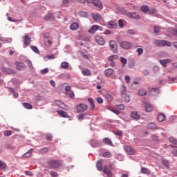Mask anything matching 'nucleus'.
I'll list each match as a JSON object with an SVG mask.
<instances>
[{
	"label": "nucleus",
	"mask_w": 177,
	"mask_h": 177,
	"mask_svg": "<svg viewBox=\"0 0 177 177\" xmlns=\"http://www.w3.org/2000/svg\"><path fill=\"white\" fill-rule=\"evenodd\" d=\"M55 104L60 109H63V110H68V106L66 105L61 100H55Z\"/></svg>",
	"instance_id": "obj_8"
},
{
	"label": "nucleus",
	"mask_w": 177,
	"mask_h": 177,
	"mask_svg": "<svg viewBox=\"0 0 177 177\" xmlns=\"http://www.w3.org/2000/svg\"><path fill=\"white\" fill-rule=\"evenodd\" d=\"M57 113L59 114V115H60V117H62L63 118H70L68 113L63 110H58L57 111Z\"/></svg>",
	"instance_id": "obj_14"
},
{
	"label": "nucleus",
	"mask_w": 177,
	"mask_h": 177,
	"mask_svg": "<svg viewBox=\"0 0 177 177\" xmlns=\"http://www.w3.org/2000/svg\"><path fill=\"white\" fill-rule=\"evenodd\" d=\"M114 133L116 136H122V135H124V133L121 131H115Z\"/></svg>",
	"instance_id": "obj_62"
},
{
	"label": "nucleus",
	"mask_w": 177,
	"mask_h": 177,
	"mask_svg": "<svg viewBox=\"0 0 177 177\" xmlns=\"http://www.w3.org/2000/svg\"><path fill=\"white\" fill-rule=\"evenodd\" d=\"M109 46L112 52H113L114 53H118V46L117 45V42L115 41H109Z\"/></svg>",
	"instance_id": "obj_5"
},
{
	"label": "nucleus",
	"mask_w": 177,
	"mask_h": 177,
	"mask_svg": "<svg viewBox=\"0 0 177 177\" xmlns=\"http://www.w3.org/2000/svg\"><path fill=\"white\" fill-rule=\"evenodd\" d=\"M154 32L155 34H158L160 33V30H161V28L160 26H155L153 27Z\"/></svg>",
	"instance_id": "obj_51"
},
{
	"label": "nucleus",
	"mask_w": 177,
	"mask_h": 177,
	"mask_svg": "<svg viewBox=\"0 0 177 177\" xmlns=\"http://www.w3.org/2000/svg\"><path fill=\"white\" fill-rule=\"evenodd\" d=\"M154 45L158 46V48H162L163 46H171V44L169 41H167L166 40H158L156 39L153 41Z\"/></svg>",
	"instance_id": "obj_3"
},
{
	"label": "nucleus",
	"mask_w": 177,
	"mask_h": 177,
	"mask_svg": "<svg viewBox=\"0 0 177 177\" xmlns=\"http://www.w3.org/2000/svg\"><path fill=\"white\" fill-rule=\"evenodd\" d=\"M171 32L173 35H175L176 37H177V29L171 28Z\"/></svg>",
	"instance_id": "obj_63"
},
{
	"label": "nucleus",
	"mask_w": 177,
	"mask_h": 177,
	"mask_svg": "<svg viewBox=\"0 0 177 177\" xmlns=\"http://www.w3.org/2000/svg\"><path fill=\"white\" fill-rule=\"evenodd\" d=\"M124 150L127 154H129L130 156H132L135 154V149L132 148L131 146H126L124 147Z\"/></svg>",
	"instance_id": "obj_15"
},
{
	"label": "nucleus",
	"mask_w": 177,
	"mask_h": 177,
	"mask_svg": "<svg viewBox=\"0 0 177 177\" xmlns=\"http://www.w3.org/2000/svg\"><path fill=\"white\" fill-rule=\"evenodd\" d=\"M52 138H53L52 134H50V133H47V134L46 135V140H48V141H52Z\"/></svg>",
	"instance_id": "obj_54"
},
{
	"label": "nucleus",
	"mask_w": 177,
	"mask_h": 177,
	"mask_svg": "<svg viewBox=\"0 0 177 177\" xmlns=\"http://www.w3.org/2000/svg\"><path fill=\"white\" fill-rule=\"evenodd\" d=\"M1 71H3V73H6V74H15V71L12 70L10 68H6V67H1Z\"/></svg>",
	"instance_id": "obj_16"
},
{
	"label": "nucleus",
	"mask_w": 177,
	"mask_h": 177,
	"mask_svg": "<svg viewBox=\"0 0 177 177\" xmlns=\"http://www.w3.org/2000/svg\"><path fill=\"white\" fill-rule=\"evenodd\" d=\"M90 145L91 147H99V145L100 144L99 143V141L97 140H91Z\"/></svg>",
	"instance_id": "obj_24"
},
{
	"label": "nucleus",
	"mask_w": 177,
	"mask_h": 177,
	"mask_svg": "<svg viewBox=\"0 0 177 177\" xmlns=\"http://www.w3.org/2000/svg\"><path fill=\"white\" fill-rule=\"evenodd\" d=\"M32 154V149H30L28 151L25 153L22 157L23 158H28Z\"/></svg>",
	"instance_id": "obj_28"
},
{
	"label": "nucleus",
	"mask_w": 177,
	"mask_h": 177,
	"mask_svg": "<svg viewBox=\"0 0 177 177\" xmlns=\"http://www.w3.org/2000/svg\"><path fill=\"white\" fill-rule=\"evenodd\" d=\"M82 73L83 74V75L89 76V70L84 69L82 71Z\"/></svg>",
	"instance_id": "obj_57"
},
{
	"label": "nucleus",
	"mask_w": 177,
	"mask_h": 177,
	"mask_svg": "<svg viewBox=\"0 0 177 177\" xmlns=\"http://www.w3.org/2000/svg\"><path fill=\"white\" fill-rule=\"evenodd\" d=\"M120 46L122 48V49H126L127 50H129V49L132 48V43L127 41H123L120 42Z\"/></svg>",
	"instance_id": "obj_6"
},
{
	"label": "nucleus",
	"mask_w": 177,
	"mask_h": 177,
	"mask_svg": "<svg viewBox=\"0 0 177 177\" xmlns=\"http://www.w3.org/2000/svg\"><path fill=\"white\" fill-rule=\"evenodd\" d=\"M113 164H109V165H105L103 167L102 171L104 174L108 177H113Z\"/></svg>",
	"instance_id": "obj_2"
},
{
	"label": "nucleus",
	"mask_w": 177,
	"mask_h": 177,
	"mask_svg": "<svg viewBox=\"0 0 177 177\" xmlns=\"http://www.w3.org/2000/svg\"><path fill=\"white\" fill-rule=\"evenodd\" d=\"M45 20H51V19H53V14L52 13H48L46 17H45Z\"/></svg>",
	"instance_id": "obj_48"
},
{
	"label": "nucleus",
	"mask_w": 177,
	"mask_h": 177,
	"mask_svg": "<svg viewBox=\"0 0 177 177\" xmlns=\"http://www.w3.org/2000/svg\"><path fill=\"white\" fill-rule=\"evenodd\" d=\"M137 52L138 53V56H142V55L143 53V48H137Z\"/></svg>",
	"instance_id": "obj_59"
},
{
	"label": "nucleus",
	"mask_w": 177,
	"mask_h": 177,
	"mask_svg": "<svg viewBox=\"0 0 177 177\" xmlns=\"http://www.w3.org/2000/svg\"><path fill=\"white\" fill-rule=\"evenodd\" d=\"M130 117L131 118H133V120H139V118H140V115H139V113H138V112L136 111H133L130 114Z\"/></svg>",
	"instance_id": "obj_18"
},
{
	"label": "nucleus",
	"mask_w": 177,
	"mask_h": 177,
	"mask_svg": "<svg viewBox=\"0 0 177 177\" xmlns=\"http://www.w3.org/2000/svg\"><path fill=\"white\" fill-rule=\"evenodd\" d=\"M157 119L158 122H162L165 120V115L164 113H160L158 115Z\"/></svg>",
	"instance_id": "obj_25"
},
{
	"label": "nucleus",
	"mask_w": 177,
	"mask_h": 177,
	"mask_svg": "<svg viewBox=\"0 0 177 177\" xmlns=\"http://www.w3.org/2000/svg\"><path fill=\"white\" fill-rule=\"evenodd\" d=\"M79 3H84V5H89V0H77Z\"/></svg>",
	"instance_id": "obj_50"
},
{
	"label": "nucleus",
	"mask_w": 177,
	"mask_h": 177,
	"mask_svg": "<svg viewBox=\"0 0 177 177\" xmlns=\"http://www.w3.org/2000/svg\"><path fill=\"white\" fill-rule=\"evenodd\" d=\"M141 173L142 174H146L147 175H150L151 171L149 170V169L146 167H142L141 168Z\"/></svg>",
	"instance_id": "obj_36"
},
{
	"label": "nucleus",
	"mask_w": 177,
	"mask_h": 177,
	"mask_svg": "<svg viewBox=\"0 0 177 177\" xmlns=\"http://www.w3.org/2000/svg\"><path fill=\"white\" fill-rule=\"evenodd\" d=\"M95 41L98 45H101L103 46L104 44H106V41H104V39L100 36H95Z\"/></svg>",
	"instance_id": "obj_10"
},
{
	"label": "nucleus",
	"mask_w": 177,
	"mask_h": 177,
	"mask_svg": "<svg viewBox=\"0 0 177 177\" xmlns=\"http://www.w3.org/2000/svg\"><path fill=\"white\" fill-rule=\"evenodd\" d=\"M86 115H88L86 113H80L77 115V119L79 121H82V120H85V117H86Z\"/></svg>",
	"instance_id": "obj_32"
},
{
	"label": "nucleus",
	"mask_w": 177,
	"mask_h": 177,
	"mask_svg": "<svg viewBox=\"0 0 177 177\" xmlns=\"http://www.w3.org/2000/svg\"><path fill=\"white\" fill-rule=\"evenodd\" d=\"M78 15L80 17H88V12H86L79 11Z\"/></svg>",
	"instance_id": "obj_37"
},
{
	"label": "nucleus",
	"mask_w": 177,
	"mask_h": 177,
	"mask_svg": "<svg viewBox=\"0 0 177 177\" xmlns=\"http://www.w3.org/2000/svg\"><path fill=\"white\" fill-rule=\"evenodd\" d=\"M149 8H149V6L144 5L140 8V10L143 12V13H147V12H149Z\"/></svg>",
	"instance_id": "obj_35"
},
{
	"label": "nucleus",
	"mask_w": 177,
	"mask_h": 177,
	"mask_svg": "<svg viewBox=\"0 0 177 177\" xmlns=\"http://www.w3.org/2000/svg\"><path fill=\"white\" fill-rule=\"evenodd\" d=\"M50 175L51 177H59V174L55 171H50Z\"/></svg>",
	"instance_id": "obj_47"
},
{
	"label": "nucleus",
	"mask_w": 177,
	"mask_h": 177,
	"mask_svg": "<svg viewBox=\"0 0 177 177\" xmlns=\"http://www.w3.org/2000/svg\"><path fill=\"white\" fill-rule=\"evenodd\" d=\"M118 59V55H112L109 56L108 58L109 62H114V60H117Z\"/></svg>",
	"instance_id": "obj_34"
},
{
	"label": "nucleus",
	"mask_w": 177,
	"mask_h": 177,
	"mask_svg": "<svg viewBox=\"0 0 177 177\" xmlns=\"http://www.w3.org/2000/svg\"><path fill=\"white\" fill-rule=\"evenodd\" d=\"M24 44L26 46H30V44H31V38L28 36H24Z\"/></svg>",
	"instance_id": "obj_19"
},
{
	"label": "nucleus",
	"mask_w": 177,
	"mask_h": 177,
	"mask_svg": "<svg viewBox=\"0 0 177 177\" xmlns=\"http://www.w3.org/2000/svg\"><path fill=\"white\" fill-rule=\"evenodd\" d=\"M89 104L91 106L90 110H93L95 107V102H93V99L91 97L89 98Z\"/></svg>",
	"instance_id": "obj_38"
},
{
	"label": "nucleus",
	"mask_w": 177,
	"mask_h": 177,
	"mask_svg": "<svg viewBox=\"0 0 177 177\" xmlns=\"http://www.w3.org/2000/svg\"><path fill=\"white\" fill-rule=\"evenodd\" d=\"M99 30L100 31H102V28L100 27L99 25H93L90 29H89V33L90 34H96V31Z\"/></svg>",
	"instance_id": "obj_9"
},
{
	"label": "nucleus",
	"mask_w": 177,
	"mask_h": 177,
	"mask_svg": "<svg viewBox=\"0 0 177 177\" xmlns=\"http://www.w3.org/2000/svg\"><path fill=\"white\" fill-rule=\"evenodd\" d=\"M147 127L148 129H152V130L157 129V124H156L153 122H151V123L148 124Z\"/></svg>",
	"instance_id": "obj_26"
},
{
	"label": "nucleus",
	"mask_w": 177,
	"mask_h": 177,
	"mask_svg": "<svg viewBox=\"0 0 177 177\" xmlns=\"http://www.w3.org/2000/svg\"><path fill=\"white\" fill-rule=\"evenodd\" d=\"M169 142H171V143H173V145H177V140L174 138H170Z\"/></svg>",
	"instance_id": "obj_60"
},
{
	"label": "nucleus",
	"mask_w": 177,
	"mask_h": 177,
	"mask_svg": "<svg viewBox=\"0 0 177 177\" xmlns=\"http://www.w3.org/2000/svg\"><path fill=\"white\" fill-rule=\"evenodd\" d=\"M68 96H69V97H71V99H74L75 97V95L74 94V91H70L69 93H68Z\"/></svg>",
	"instance_id": "obj_56"
},
{
	"label": "nucleus",
	"mask_w": 177,
	"mask_h": 177,
	"mask_svg": "<svg viewBox=\"0 0 177 177\" xmlns=\"http://www.w3.org/2000/svg\"><path fill=\"white\" fill-rule=\"evenodd\" d=\"M70 28L73 31H75L80 28V25L77 23L73 22Z\"/></svg>",
	"instance_id": "obj_22"
},
{
	"label": "nucleus",
	"mask_w": 177,
	"mask_h": 177,
	"mask_svg": "<svg viewBox=\"0 0 177 177\" xmlns=\"http://www.w3.org/2000/svg\"><path fill=\"white\" fill-rule=\"evenodd\" d=\"M120 94L122 96H124V95H127V86L122 85L120 88Z\"/></svg>",
	"instance_id": "obj_30"
},
{
	"label": "nucleus",
	"mask_w": 177,
	"mask_h": 177,
	"mask_svg": "<svg viewBox=\"0 0 177 177\" xmlns=\"http://www.w3.org/2000/svg\"><path fill=\"white\" fill-rule=\"evenodd\" d=\"M77 113H84L86 110H88V105L85 104H79L76 106Z\"/></svg>",
	"instance_id": "obj_7"
},
{
	"label": "nucleus",
	"mask_w": 177,
	"mask_h": 177,
	"mask_svg": "<svg viewBox=\"0 0 177 177\" xmlns=\"http://www.w3.org/2000/svg\"><path fill=\"white\" fill-rule=\"evenodd\" d=\"M16 66H17V70H21V68H24V63L21 62H16Z\"/></svg>",
	"instance_id": "obj_31"
},
{
	"label": "nucleus",
	"mask_w": 177,
	"mask_h": 177,
	"mask_svg": "<svg viewBox=\"0 0 177 177\" xmlns=\"http://www.w3.org/2000/svg\"><path fill=\"white\" fill-rule=\"evenodd\" d=\"M114 73V69L113 68H108L104 71L105 77H110Z\"/></svg>",
	"instance_id": "obj_21"
},
{
	"label": "nucleus",
	"mask_w": 177,
	"mask_h": 177,
	"mask_svg": "<svg viewBox=\"0 0 177 177\" xmlns=\"http://www.w3.org/2000/svg\"><path fill=\"white\" fill-rule=\"evenodd\" d=\"M22 106L23 107H24V109H26L27 110H31L32 109V105H31V104L30 103H22Z\"/></svg>",
	"instance_id": "obj_29"
},
{
	"label": "nucleus",
	"mask_w": 177,
	"mask_h": 177,
	"mask_svg": "<svg viewBox=\"0 0 177 177\" xmlns=\"http://www.w3.org/2000/svg\"><path fill=\"white\" fill-rule=\"evenodd\" d=\"M145 110L147 111V113H151V111H153V106L150 105V104L145 103Z\"/></svg>",
	"instance_id": "obj_27"
},
{
	"label": "nucleus",
	"mask_w": 177,
	"mask_h": 177,
	"mask_svg": "<svg viewBox=\"0 0 177 177\" xmlns=\"http://www.w3.org/2000/svg\"><path fill=\"white\" fill-rule=\"evenodd\" d=\"M91 17L93 18V20L95 21H100V20L102 19V15L97 12L91 13Z\"/></svg>",
	"instance_id": "obj_13"
},
{
	"label": "nucleus",
	"mask_w": 177,
	"mask_h": 177,
	"mask_svg": "<svg viewBox=\"0 0 177 177\" xmlns=\"http://www.w3.org/2000/svg\"><path fill=\"white\" fill-rule=\"evenodd\" d=\"M62 160H50L48 162V167L49 169H57L62 167Z\"/></svg>",
	"instance_id": "obj_1"
},
{
	"label": "nucleus",
	"mask_w": 177,
	"mask_h": 177,
	"mask_svg": "<svg viewBox=\"0 0 177 177\" xmlns=\"http://www.w3.org/2000/svg\"><path fill=\"white\" fill-rule=\"evenodd\" d=\"M30 48L32 49V50L33 52H35V53H39V50L38 49V48L35 46H30Z\"/></svg>",
	"instance_id": "obj_46"
},
{
	"label": "nucleus",
	"mask_w": 177,
	"mask_h": 177,
	"mask_svg": "<svg viewBox=\"0 0 177 177\" xmlns=\"http://www.w3.org/2000/svg\"><path fill=\"white\" fill-rule=\"evenodd\" d=\"M89 3H92L96 10H102L103 9V3L100 0H89Z\"/></svg>",
	"instance_id": "obj_4"
},
{
	"label": "nucleus",
	"mask_w": 177,
	"mask_h": 177,
	"mask_svg": "<svg viewBox=\"0 0 177 177\" xmlns=\"http://www.w3.org/2000/svg\"><path fill=\"white\" fill-rule=\"evenodd\" d=\"M120 13L122 15H124V16H127V17H128V15H129V12H128V10L125 9L120 10Z\"/></svg>",
	"instance_id": "obj_49"
},
{
	"label": "nucleus",
	"mask_w": 177,
	"mask_h": 177,
	"mask_svg": "<svg viewBox=\"0 0 177 177\" xmlns=\"http://www.w3.org/2000/svg\"><path fill=\"white\" fill-rule=\"evenodd\" d=\"M97 169L98 171H102V169L103 170V160H100L97 161Z\"/></svg>",
	"instance_id": "obj_23"
},
{
	"label": "nucleus",
	"mask_w": 177,
	"mask_h": 177,
	"mask_svg": "<svg viewBox=\"0 0 177 177\" xmlns=\"http://www.w3.org/2000/svg\"><path fill=\"white\" fill-rule=\"evenodd\" d=\"M102 143H104L106 146H113V141H111V140L109 138H103Z\"/></svg>",
	"instance_id": "obj_17"
},
{
	"label": "nucleus",
	"mask_w": 177,
	"mask_h": 177,
	"mask_svg": "<svg viewBox=\"0 0 177 177\" xmlns=\"http://www.w3.org/2000/svg\"><path fill=\"white\" fill-rule=\"evenodd\" d=\"M49 73V68H46L41 71V74H48Z\"/></svg>",
	"instance_id": "obj_61"
},
{
	"label": "nucleus",
	"mask_w": 177,
	"mask_h": 177,
	"mask_svg": "<svg viewBox=\"0 0 177 177\" xmlns=\"http://www.w3.org/2000/svg\"><path fill=\"white\" fill-rule=\"evenodd\" d=\"M141 80H142V79H141L140 77H137V78L133 81L134 85H139V84H140Z\"/></svg>",
	"instance_id": "obj_52"
},
{
	"label": "nucleus",
	"mask_w": 177,
	"mask_h": 177,
	"mask_svg": "<svg viewBox=\"0 0 177 177\" xmlns=\"http://www.w3.org/2000/svg\"><path fill=\"white\" fill-rule=\"evenodd\" d=\"M120 62L123 64L122 67H125V64H127V63H128V60L123 57H120Z\"/></svg>",
	"instance_id": "obj_41"
},
{
	"label": "nucleus",
	"mask_w": 177,
	"mask_h": 177,
	"mask_svg": "<svg viewBox=\"0 0 177 177\" xmlns=\"http://www.w3.org/2000/svg\"><path fill=\"white\" fill-rule=\"evenodd\" d=\"M0 169L1 171L6 169V164L1 160H0Z\"/></svg>",
	"instance_id": "obj_42"
},
{
	"label": "nucleus",
	"mask_w": 177,
	"mask_h": 177,
	"mask_svg": "<svg viewBox=\"0 0 177 177\" xmlns=\"http://www.w3.org/2000/svg\"><path fill=\"white\" fill-rule=\"evenodd\" d=\"M160 64H162L163 67H167V64H168V63H171V59H165L160 60Z\"/></svg>",
	"instance_id": "obj_20"
},
{
	"label": "nucleus",
	"mask_w": 177,
	"mask_h": 177,
	"mask_svg": "<svg viewBox=\"0 0 177 177\" xmlns=\"http://www.w3.org/2000/svg\"><path fill=\"white\" fill-rule=\"evenodd\" d=\"M124 99L126 102V103H129L131 102V97L129 96V94L126 93L124 96Z\"/></svg>",
	"instance_id": "obj_43"
},
{
	"label": "nucleus",
	"mask_w": 177,
	"mask_h": 177,
	"mask_svg": "<svg viewBox=\"0 0 177 177\" xmlns=\"http://www.w3.org/2000/svg\"><path fill=\"white\" fill-rule=\"evenodd\" d=\"M97 102L99 103V104H102L103 103V98L98 97L96 99Z\"/></svg>",
	"instance_id": "obj_64"
},
{
	"label": "nucleus",
	"mask_w": 177,
	"mask_h": 177,
	"mask_svg": "<svg viewBox=\"0 0 177 177\" xmlns=\"http://www.w3.org/2000/svg\"><path fill=\"white\" fill-rule=\"evenodd\" d=\"M139 96H146L147 92L145 89H141L138 91Z\"/></svg>",
	"instance_id": "obj_39"
},
{
	"label": "nucleus",
	"mask_w": 177,
	"mask_h": 177,
	"mask_svg": "<svg viewBox=\"0 0 177 177\" xmlns=\"http://www.w3.org/2000/svg\"><path fill=\"white\" fill-rule=\"evenodd\" d=\"M162 165L165 167L166 168H169V162L167 160H162Z\"/></svg>",
	"instance_id": "obj_40"
},
{
	"label": "nucleus",
	"mask_w": 177,
	"mask_h": 177,
	"mask_svg": "<svg viewBox=\"0 0 177 177\" xmlns=\"http://www.w3.org/2000/svg\"><path fill=\"white\" fill-rule=\"evenodd\" d=\"M102 157H104L105 158H111V153L109 151L104 152L102 154Z\"/></svg>",
	"instance_id": "obj_44"
},
{
	"label": "nucleus",
	"mask_w": 177,
	"mask_h": 177,
	"mask_svg": "<svg viewBox=\"0 0 177 177\" xmlns=\"http://www.w3.org/2000/svg\"><path fill=\"white\" fill-rule=\"evenodd\" d=\"M48 151H49V148L44 147L40 149V153H48Z\"/></svg>",
	"instance_id": "obj_58"
},
{
	"label": "nucleus",
	"mask_w": 177,
	"mask_h": 177,
	"mask_svg": "<svg viewBox=\"0 0 177 177\" xmlns=\"http://www.w3.org/2000/svg\"><path fill=\"white\" fill-rule=\"evenodd\" d=\"M149 15H152L155 17H160V15H158V10L154 8H151L148 10Z\"/></svg>",
	"instance_id": "obj_11"
},
{
	"label": "nucleus",
	"mask_w": 177,
	"mask_h": 177,
	"mask_svg": "<svg viewBox=\"0 0 177 177\" xmlns=\"http://www.w3.org/2000/svg\"><path fill=\"white\" fill-rule=\"evenodd\" d=\"M128 17L133 19L134 20H139V19H140V15H138L136 12H133L128 14Z\"/></svg>",
	"instance_id": "obj_12"
},
{
	"label": "nucleus",
	"mask_w": 177,
	"mask_h": 177,
	"mask_svg": "<svg viewBox=\"0 0 177 177\" xmlns=\"http://www.w3.org/2000/svg\"><path fill=\"white\" fill-rule=\"evenodd\" d=\"M68 66H69V64H68V62H63L61 64V67H62V68L67 69V68L68 67Z\"/></svg>",
	"instance_id": "obj_45"
},
{
	"label": "nucleus",
	"mask_w": 177,
	"mask_h": 177,
	"mask_svg": "<svg viewBox=\"0 0 177 177\" xmlns=\"http://www.w3.org/2000/svg\"><path fill=\"white\" fill-rule=\"evenodd\" d=\"M135 60H131L129 63V68H133V67L135 66Z\"/></svg>",
	"instance_id": "obj_55"
},
{
	"label": "nucleus",
	"mask_w": 177,
	"mask_h": 177,
	"mask_svg": "<svg viewBox=\"0 0 177 177\" xmlns=\"http://www.w3.org/2000/svg\"><path fill=\"white\" fill-rule=\"evenodd\" d=\"M4 136H10V135H12V131L10 130H6L4 131V133H3Z\"/></svg>",
	"instance_id": "obj_53"
},
{
	"label": "nucleus",
	"mask_w": 177,
	"mask_h": 177,
	"mask_svg": "<svg viewBox=\"0 0 177 177\" xmlns=\"http://www.w3.org/2000/svg\"><path fill=\"white\" fill-rule=\"evenodd\" d=\"M109 28H117V23L111 21L109 22Z\"/></svg>",
	"instance_id": "obj_33"
}]
</instances>
